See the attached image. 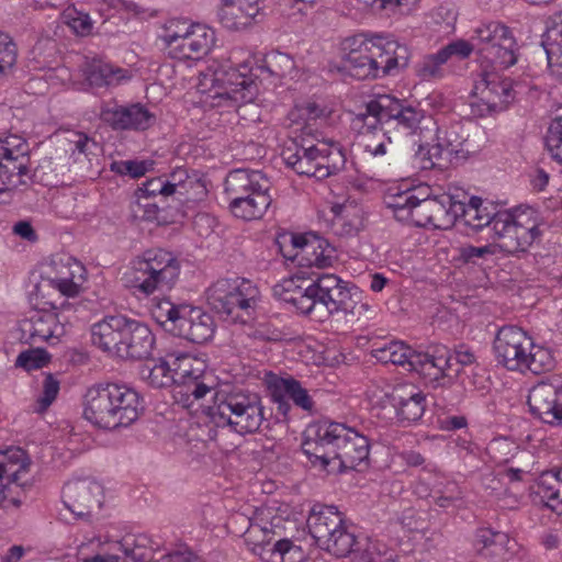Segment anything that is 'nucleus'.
<instances>
[{"mask_svg": "<svg viewBox=\"0 0 562 562\" xmlns=\"http://www.w3.org/2000/svg\"><path fill=\"white\" fill-rule=\"evenodd\" d=\"M456 194H460L452 204L456 222L460 220L473 231L490 226L493 239L499 240L506 255L520 257L541 239L540 220L532 207L494 212V207L481 198H468L462 190H456Z\"/></svg>", "mask_w": 562, "mask_h": 562, "instance_id": "obj_1", "label": "nucleus"}, {"mask_svg": "<svg viewBox=\"0 0 562 562\" xmlns=\"http://www.w3.org/2000/svg\"><path fill=\"white\" fill-rule=\"evenodd\" d=\"M143 409L140 395L125 384H95L87 390L83 397V418L103 430L131 426Z\"/></svg>", "mask_w": 562, "mask_h": 562, "instance_id": "obj_2", "label": "nucleus"}, {"mask_svg": "<svg viewBox=\"0 0 562 562\" xmlns=\"http://www.w3.org/2000/svg\"><path fill=\"white\" fill-rule=\"evenodd\" d=\"M353 103V128L360 132L364 128L369 132L374 131L382 120L393 121L396 127L407 134L424 135L436 125L432 116L427 115L420 108L405 104L391 95H366L362 91L358 92Z\"/></svg>", "mask_w": 562, "mask_h": 562, "instance_id": "obj_3", "label": "nucleus"}, {"mask_svg": "<svg viewBox=\"0 0 562 562\" xmlns=\"http://www.w3.org/2000/svg\"><path fill=\"white\" fill-rule=\"evenodd\" d=\"M257 78L247 63L235 68L229 61H213L201 74L199 87L212 99V106H236L238 114L243 115L248 104L252 106L258 93ZM254 108L257 109L256 105Z\"/></svg>", "mask_w": 562, "mask_h": 562, "instance_id": "obj_4", "label": "nucleus"}, {"mask_svg": "<svg viewBox=\"0 0 562 562\" xmlns=\"http://www.w3.org/2000/svg\"><path fill=\"white\" fill-rule=\"evenodd\" d=\"M92 344L121 359H147L154 349L150 328L124 315L105 316L91 327Z\"/></svg>", "mask_w": 562, "mask_h": 562, "instance_id": "obj_5", "label": "nucleus"}, {"mask_svg": "<svg viewBox=\"0 0 562 562\" xmlns=\"http://www.w3.org/2000/svg\"><path fill=\"white\" fill-rule=\"evenodd\" d=\"M494 352L498 363L510 371L526 370L540 374L553 368L550 349L533 344L531 337L519 327L503 326L494 339Z\"/></svg>", "mask_w": 562, "mask_h": 562, "instance_id": "obj_6", "label": "nucleus"}, {"mask_svg": "<svg viewBox=\"0 0 562 562\" xmlns=\"http://www.w3.org/2000/svg\"><path fill=\"white\" fill-rule=\"evenodd\" d=\"M207 415L216 427H227L239 435L258 431L265 419L259 395L244 390L216 392Z\"/></svg>", "mask_w": 562, "mask_h": 562, "instance_id": "obj_7", "label": "nucleus"}, {"mask_svg": "<svg viewBox=\"0 0 562 562\" xmlns=\"http://www.w3.org/2000/svg\"><path fill=\"white\" fill-rule=\"evenodd\" d=\"M407 47L396 42L383 43L381 37L364 33L353 34V78L374 79L391 75L394 70L406 67Z\"/></svg>", "mask_w": 562, "mask_h": 562, "instance_id": "obj_8", "label": "nucleus"}, {"mask_svg": "<svg viewBox=\"0 0 562 562\" xmlns=\"http://www.w3.org/2000/svg\"><path fill=\"white\" fill-rule=\"evenodd\" d=\"M271 182L259 170L235 169L225 180V191L231 198L229 209L239 218H261L272 202Z\"/></svg>", "mask_w": 562, "mask_h": 562, "instance_id": "obj_9", "label": "nucleus"}, {"mask_svg": "<svg viewBox=\"0 0 562 562\" xmlns=\"http://www.w3.org/2000/svg\"><path fill=\"white\" fill-rule=\"evenodd\" d=\"M180 274V262L172 252L154 248L145 250L132 261L130 273L134 293L149 296L171 290Z\"/></svg>", "mask_w": 562, "mask_h": 562, "instance_id": "obj_10", "label": "nucleus"}, {"mask_svg": "<svg viewBox=\"0 0 562 562\" xmlns=\"http://www.w3.org/2000/svg\"><path fill=\"white\" fill-rule=\"evenodd\" d=\"M258 299V288L246 279H220L206 290L211 308L233 323L252 319Z\"/></svg>", "mask_w": 562, "mask_h": 562, "instance_id": "obj_11", "label": "nucleus"}, {"mask_svg": "<svg viewBox=\"0 0 562 562\" xmlns=\"http://www.w3.org/2000/svg\"><path fill=\"white\" fill-rule=\"evenodd\" d=\"M341 283L342 280L334 274L297 270L292 277L276 284L273 292L280 300L292 304L300 313L310 314Z\"/></svg>", "mask_w": 562, "mask_h": 562, "instance_id": "obj_12", "label": "nucleus"}, {"mask_svg": "<svg viewBox=\"0 0 562 562\" xmlns=\"http://www.w3.org/2000/svg\"><path fill=\"white\" fill-rule=\"evenodd\" d=\"M281 157L296 173L316 179L327 178L333 170L339 169V165L346 162L338 148L326 144H300L296 139L285 142Z\"/></svg>", "mask_w": 562, "mask_h": 562, "instance_id": "obj_13", "label": "nucleus"}, {"mask_svg": "<svg viewBox=\"0 0 562 562\" xmlns=\"http://www.w3.org/2000/svg\"><path fill=\"white\" fill-rule=\"evenodd\" d=\"M349 431L350 428L339 423H312L304 431L302 449L312 463L319 462L324 470L336 460L342 465L338 449L347 447Z\"/></svg>", "mask_w": 562, "mask_h": 562, "instance_id": "obj_14", "label": "nucleus"}, {"mask_svg": "<svg viewBox=\"0 0 562 562\" xmlns=\"http://www.w3.org/2000/svg\"><path fill=\"white\" fill-rule=\"evenodd\" d=\"M307 527L322 549L338 558L351 553V533L347 531L341 514L336 507L326 506L318 512L313 508L307 518Z\"/></svg>", "mask_w": 562, "mask_h": 562, "instance_id": "obj_15", "label": "nucleus"}, {"mask_svg": "<svg viewBox=\"0 0 562 562\" xmlns=\"http://www.w3.org/2000/svg\"><path fill=\"white\" fill-rule=\"evenodd\" d=\"M30 460L21 448L0 450V506L9 503L20 507L32 483L24 480L29 473Z\"/></svg>", "mask_w": 562, "mask_h": 562, "instance_id": "obj_16", "label": "nucleus"}, {"mask_svg": "<svg viewBox=\"0 0 562 562\" xmlns=\"http://www.w3.org/2000/svg\"><path fill=\"white\" fill-rule=\"evenodd\" d=\"M472 41L482 56L499 68H508L517 61V43L510 30L498 22L477 26Z\"/></svg>", "mask_w": 562, "mask_h": 562, "instance_id": "obj_17", "label": "nucleus"}, {"mask_svg": "<svg viewBox=\"0 0 562 562\" xmlns=\"http://www.w3.org/2000/svg\"><path fill=\"white\" fill-rule=\"evenodd\" d=\"M175 378L176 393L186 402L201 400L213 391L211 374L206 373L204 360L189 353L169 355Z\"/></svg>", "mask_w": 562, "mask_h": 562, "instance_id": "obj_18", "label": "nucleus"}, {"mask_svg": "<svg viewBox=\"0 0 562 562\" xmlns=\"http://www.w3.org/2000/svg\"><path fill=\"white\" fill-rule=\"evenodd\" d=\"M513 82L496 71H484L473 87L472 110L480 116L505 110L514 100Z\"/></svg>", "mask_w": 562, "mask_h": 562, "instance_id": "obj_19", "label": "nucleus"}, {"mask_svg": "<svg viewBox=\"0 0 562 562\" xmlns=\"http://www.w3.org/2000/svg\"><path fill=\"white\" fill-rule=\"evenodd\" d=\"M409 371L417 372L432 387H439L451 385L460 368H454L451 351L440 348L432 355L416 351Z\"/></svg>", "mask_w": 562, "mask_h": 562, "instance_id": "obj_20", "label": "nucleus"}, {"mask_svg": "<svg viewBox=\"0 0 562 562\" xmlns=\"http://www.w3.org/2000/svg\"><path fill=\"white\" fill-rule=\"evenodd\" d=\"M29 145L18 135L0 137V194L8 192L15 183L13 177L29 171Z\"/></svg>", "mask_w": 562, "mask_h": 562, "instance_id": "obj_21", "label": "nucleus"}, {"mask_svg": "<svg viewBox=\"0 0 562 562\" xmlns=\"http://www.w3.org/2000/svg\"><path fill=\"white\" fill-rule=\"evenodd\" d=\"M460 194L446 192L437 196L418 200L412 210V222L416 226H432L438 229H447L454 225L456 215L452 213V204Z\"/></svg>", "mask_w": 562, "mask_h": 562, "instance_id": "obj_22", "label": "nucleus"}, {"mask_svg": "<svg viewBox=\"0 0 562 562\" xmlns=\"http://www.w3.org/2000/svg\"><path fill=\"white\" fill-rule=\"evenodd\" d=\"M21 340L30 345L48 342L56 345L66 334L58 313L36 311L20 322Z\"/></svg>", "mask_w": 562, "mask_h": 562, "instance_id": "obj_23", "label": "nucleus"}, {"mask_svg": "<svg viewBox=\"0 0 562 562\" xmlns=\"http://www.w3.org/2000/svg\"><path fill=\"white\" fill-rule=\"evenodd\" d=\"M103 488L91 480L68 482L63 490L65 506L77 517H86L102 505Z\"/></svg>", "mask_w": 562, "mask_h": 562, "instance_id": "obj_24", "label": "nucleus"}, {"mask_svg": "<svg viewBox=\"0 0 562 562\" xmlns=\"http://www.w3.org/2000/svg\"><path fill=\"white\" fill-rule=\"evenodd\" d=\"M528 405L532 415L543 423L562 425L560 384L539 382L529 391Z\"/></svg>", "mask_w": 562, "mask_h": 562, "instance_id": "obj_25", "label": "nucleus"}, {"mask_svg": "<svg viewBox=\"0 0 562 562\" xmlns=\"http://www.w3.org/2000/svg\"><path fill=\"white\" fill-rule=\"evenodd\" d=\"M528 405L532 415L543 423L562 425L560 384L539 382L529 391Z\"/></svg>", "mask_w": 562, "mask_h": 562, "instance_id": "obj_26", "label": "nucleus"}, {"mask_svg": "<svg viewBox=\"0 0 562 562\" xmlns=\"http://www.w3.org/2000/svg\"><path fill=\"white\" fill-rule=\"evenodd\" d=\"M426 409V397L413 384H398L391 390V407L383 417L391 418L394 413L398 423L409 425L422 418Z\"/></svg>", "mask_w": 562, "mask_h": 562, "instance_id": "obj_27", "label": "nucleus"}, {"mask_svg": "<svg viewBox=\"0 0 562 562\" xmlns=\"http://www.w3.org/2000/svg\"><path fill=\"white\" fill-rule=\"evenodd\" d=\"M271 400L277 404V411L284 418H288L291 411V400L294 405L311 413L314 408V401L301 382L292 376L274 378L268 385Z\"/></svg>", "mask_w": 562, "mask_h": 562, "instance_id": "obj_28", "label": "nucleus"}, {"mask_svg": "<svg viewBox=\"0 0 562 562\" xmlns=\"http://www.w3.org/2000/svg\"><path fill=\"white\" fill-rule=\"evenodd\" d=\"M215 333L213 316L200 307L183 305L182 314L173 335L194 344L209 341Z\"/></svg>", "mask_w": 562, "mask_h": 562, "instance_id": "obj_29", "label": "nucleus"}, {"mask_svg": "<svg viewBox=\"0 0 562 562\" xmlns=\"http://www.w3.org/2000/svg\"><path fill=\"white\" fill-rule=\"evenodd\" d=\"M294 247H299V270L329 267L334 259V248L315 233L291 238Z\"/></svg>", "mask_w": 562, "mask_h": 562, "instance_id": "obj_30", "label": "nucleus"}, {"mask_svg": "<svg viewBox=\"0 0 562 562\" xmlns=\"http://www.w3.org/2000/svg\"><path fill=\"white\" fill-rule=\"evenodd\" d=\"M214 44V31L206 25L198 23L192 24V30L167 52L175 59L198 60L207 55Z\"/></svg>", "mask_w": 562, "mask_h": 562, "instance_id": "obj_31", "label": "nucleus"}, {"mask_svg": "<svg viewBox=\"0 0 562 562\" xmlns=\"http://www.w3.org/2000/svg\"><path fill=\"white\" fill-rule=\"evenodd\" d=\"M259 12V0H222L218 18L225 29L240 31L250 26Z\"/></svg>", "mask_w": 562, "mask_h": 562, "instance_id": "obj_32", "label": "nucleus"}, {"mask_svg": "<svg viewBox=\"0 0 562 562\" xmlns=\"http://www.w3.org/2000/svg\"><path fill=\"white\" fill-rule=\"evenodd\" d=\"M82 72L86 81L92 88L116 87L131 78L126 69L97 57L86 59Z\"/></svg>", "mask_w": 562, "mask_h": 562, "instance_id": "obj_33", "label": "nucleus"}, {"mask_svg": "<svg viewBox=\"0 0 562 562\" xmlns=\"http://www.w3.org/2000/svg\"><path fill=\"white\" fill-rule=\"evenodd\" d=\"M476 544L482 554L495 561L506 560L516 542L506 532L482 528L476 533Z\"/></svg>", "mask_w": 562, "mask_h": 562, "instance_id": "obj_34", "label": "nucleus"}, {"mask_svg": "<svg viewBox=\"0 0 562 562\" xmlns=\"http://www.w3.org/2000/svg\"><path fill=\"white\" fill-rule=\"evenodd\" d=\"M543 45L551 75L562 80V12L550 20Z\"/></svg>", "mask_w": 562, "mask_h": 562, "instance_id": "obj_35", "label": "nucleus"}, {"mask_svg": "<svg viewBox=\"0 0 562 562\" xmlns=\"http://www.w3.org/2000/svg\"><path fill=\"white\" fill-rule=\"evenodd\" d=\"M537 494L549 508L562 515V469L542 473L537 484Z\"/></svg>", "mask_w": 562, "mask_h": 562, "instance_id": "obj_36", "label": "nucleus"}, {"mask_svg": "<svg viewBox=\"0 0 562 562\" xmlns=\"http://www.w3.org/2000/svg\"><path fill=\"white\" fill-rule=\"evenodd\" d=\"M371 353L382 363L402 366L409 371L411 362H413V356L416 355V351L403 341L392 340L373 348Z\"/></svg>", "mask_w": 562, "mask_h": 562, "instance_id": "obj_37", "label": "nucleus"}, {"mask_svg": "<svg viewBox=\"0 0 562 562\" xmlns=\"http://www.w3.org/2000/svg\"><path fill=\"white\" fill-rule=\"evenodd\" d=\"M382 547L378 541H372L368 537L353 536V560L357 562H396L393 552H382Z\"/></svg>", "mask_w": 562, "mask_h": 562, "instance_id": "obj_38", "label": "nucleus"}, {"mask_svg": "<svg viewBox=\"0 0 562 562\" xmlns=\"http://www.w3.org/2000/svg\"><path fill=\"white\" fill-rule=\"evenodd\" d=\"M139 374L154 387H167L175 384L170 356L167 359H159L154 364L145 363L142 366Z\"/></svg>", "mask_w": 562, "mask_h": 562, "instance_id": "obj_39", "label": "nucleus"}, {"mask_svg": "<svg viewBox=\"0 0 562 562\" xmlns=\"http://www.w3.org/2000/svg\"><path fill=\"white\" fill-rule=\"evenodd\" d=\"M295 70V63L293 58L285 53L272 50L262 59L261 65L256 68V71L267 72L269 76L282 79L290 76Z\"/></svg>", "mask_w": 562, "mask_h": 562, "instance_id": "obj_40", "label": "nucleus"}, {"mask_svg": "<svg viewBox=\"0 0 562 562\" xmlns=\"http://www.w3.org/2000/svg\"><path fill=\"white\" fill-rule=\"evenodd\" d=\"M184 304L176 305L170 300L162 299L157 300L151 307L153 318L165 327L166 330L175 333L180 316L182 314V307Z\"/></svg>", "mask_w": 562, "mask_h": 562, "instance_id": "obj_41", "label": "nucleus"}, {"mask_svg": "<svg viewBox=\"0 0 562 562\" xmlns=\"http://www.w3.org/2000/svg\"><path fill=\"white\" fill-rule=\"evenodd\" d=\"M155 121V115L140 103L124 106L123 131H145L153 126Z\"/></svg>", "mask_w": 562, "mask_h": 562, "instance_id": "obj_42", "label": "nucleus"}, {"mask_svg": "<svg viewBox=\"0 0 562 562\" xmlns=\"http://www.w3.org/2000/svg\"><path fill=\"white\" fill-rule=\"evenodd\" d=\"M428 132L436 133L435 142H437L439 147H442L449 154L459 153L463 142L465 140V137L462 134V127L458 123L451 124L445 128L438 127L436 124L435 127H430Z\"/></svg>", "mask_w": 562, "mask_h": 562, "instance_id": "obj_43", "label": "nucleus"}, {"mask_svg": "<svg viewBox=\"0 0 562 562\" xmlns=\"http://www.w3.org/2000/svg\"><path fill=\"white\" fill-rule=\"evenodd\" d=\"M164 177L170 196L176 194L182 196L188 192V188H192L193 186L201 188L202 193H205L206 191L200 180L191 179L189 177L188 171L184 168H177L169 176Z\"/></svg>", "mask_w": 562, "mask_h": 562, "instance_id": "obj_44", "label": "nucleus"}, {"mask_svg": "<svg viewBox=\"0 0 562 562\" xmlns=\"http://www.w3.org/2000/svg\"><path fill=\"white\" fill-rule=\"evenodd\" d=\"M328 228L337 236L345 237L351 233V223L346 203H334L327 214Z\"/></svg>", "mask_w": 562, "mask_h": 562, "instance_id": "obj_45", "label": "nucleus"}, {"mask_svg": "<svg viewBox=\"0 0 562 562\" xmlns=\"http://www.w3.org/2000/svg\"><path fill=\"white\" fill-rule=\"evenodd\" d=\"M132 213L135 218L145 222H153L158 225L167 224L168 221L161 210L156 203H151L147 198L137 196L136 201L131 206Z\"/></svg>", "mask_w": 562, "mask_h": 562, "instance_id": "obj_46", "label": "nucleus"}, {"mask_svg": "<svg viewBox=\"0 0 562 562\" xmlns=\"http://www.w3.org/2000/svg\"><path fill=\"white\" fill-rule=\"evenodd\" d=\"M18 59L16 46L7 34L0 33V80L14 72Z\"/></svg>", "mask_w": 562, "mask_h": 562, "instance_id": "obj_47", "label": "nucleus"}, {"mask_svg": "<svg viewBox=\"0 0 562 562\" xmlns=\"http://www.w3.org/2000/svg\"><path fill=\"white\" fill-rule=\"evenodd\" d=\"M347 299H349V291L340 284L328 296L324 297V303H318V305L325 306L333 315V321L338 323L341 317H347Z\"/></svg>", "mask_w": 562, "mask_h": 562, "instance_id": "obj_48", "label": "nucleus"}, {"mask_svg": "<svg viewBox=\"0 0 562 562\" xmlns=\"http://www.w3.org/2000/svg\"><path fill=\"white\" fill-rule=\"evenodd\" d=\"M351 40L349 37L345 38L339 47L336 50L335 56L330 59L328 64V69L330 72H336L340 76L341 79H346L350 76L351 69Z\"/></svg>", "mask_w": 562, "mask_h": 562, "instance_id": "obj_49", "label": "nucleus"}, {"mask_svg": "<svg viewBox=\"0 0 562 562\" xmlns=\"http://www.w3.org/2000/svg\"><path fill=\"white\" fill-rule=\"evenodd\" d=\"M448 60L446 53L438 50L435 54L425 56L416 66V74L423 80H429L441 76V66Z\"/></svg>", "mask_w": 562, "mask_h": 562, "instance_id": "obj_50", "label": "nucleus"}, {"mask_svg": "<svg viewBox=\"0 0 562 562\" xmlns=\"http://www.w3.org/2000/svg\"><path fill=\"white\" fill-rule=\"evenodd\" d=\"M124 106L116 100L104 101L101 103L99 117L113 131H123Z\"/></svg>", "mask_w": 562, "mask_h": 562, "instance_id": "obj_51", "label": "nucleus"}, {"mask_svg": "<svg viewBox=\"0 0 562 562\" xmlns=\"http://www.w3.org/2000/svg\"><path fill=\"white\" fill-rule=\"evenodd\" d=\"M75 273L66 265H60V270L56 277L49 278V283L57 289L63 295L76 296L79 293L80 285L74 280Z\"/></svg>", "mask_w": 562, "mask_h": 562, "instance_id": "obj_52", "label": "nucleus"}, {"mask_svg": "<svg viewBox=\"0 0 562 562\" xmlns=\"http://www.w3.org/2000/svg\"><path fill=\"white\" fill-rule=\"evenodd\" d=\"M370 440L353 430V471L364 472L370 468Z\"/></svg>", "mask_w": 562, "mask_h": 562, "instance_id": "obj_53", "label": "nucleus"}, {"mask_svg": "<svg viewBox=\"0 0 562 562\" xmlns=\"http://www.w3.org/2000/svg\"><path fill=\"white\" fill-rule=\"evenodd\" d=\"M192 30V24L184 21L171 20L164 26L162 33L159 38L164 42L166 49H170L172 45L177 44Z\"/></svg>", "mask_w": 562, "mask_h": 562, "instance_id": "obj_54", "label": "nucleus"}, {"mask_svg": "<svg viewBox=\"0 0 562 562\" xmlns=\"http://www.w3.org/2000/svg\"><path fill=\"white\" fill-rule=\"evenodd\" d=\"M378 130L379 127L369 132L364 128L363 132H360L358 128H353L360 137L358 145L362 146L366 151L370 153L374 157L383 156L386 153L385 144L383 142L384 134L378 133Z\"/></svg>", "mask_w": 562, "mask_h": 562, "instance_id": "obj_55", "label": "nucleus"}, {"mask_svg": "<svg viewBox=\"0 0 562 562\" xmlns=\"http://www.w3.org/2000/svg\"><path fill=\"white\" fill-rule=\"evenodd\" d=\"M546 146L551 157L562 165V117L555 119L549 126Z\"/></svg>", "mask_w": 562, "mask_h": 562, "instance_id": "obj_56", "label": "nucleus"}, {"mask_svg": "<svg viewBox=\"0 0 562 562\" xmlns=\"http://www.w3.org/2000/svg\"><path fill=\"white\" fill-rule=\"evenodd\" d=\"M60 389L59 381L52 374L45 373L42 383V394L37 398V411H46L56 400Z\"/></svg>", "mask_w": 562, "mask_h": 562, "instance_id": "obj_57", "label": "nucleus"}, {"mask_svg": "<svg viewBox=\"0 0 562 562\" xmlns=\"http://www.w3.org/2000/svg\"><path fill=\"white\" fill-rule=\"evenodd\" d=\"M50 357L45 349L35 348L26 351H22L15 361L18 367L25 370L38 369L45 366L49 361Z\"/></svg>", "mask_w": 562, "mask_h": 562, "instance_id": "obj_58", "label": "nucleus"}, {"mask_svg": "<svg viewBox=\"0 0 562 562\" xmlns=\"http://www.w3.org/2000/svg\"><path fill=\"white\" fill-rule=\"evenodd\" d=\"M391 390L392 387L390 389L389 386L378 384L369 385L364 392V396L371 408H381L382 411L390 412Z\"/></svg>", "mask_w": 562, "mask_h": 562, "instance_id": "obj_59", "label": "nucleus"}, {"mask_svg": "<svg viewBox=\"0 0 562 562\" xmlns=\"http://www.w3.org/2000/svg\"><path fill=\"white\" fill-rule=\"evenodd\" d=\"M505 252L504 249L499 246V240H494L493 244L484 245V246H472L467 245L460 248V256L467 262H474L477 258H484L486 256H494L497 252Z\"/></svg>", "mask_w": 562, "mask_h": 562, "instance_id": "obj_60", "label": "nucleus"}, {"mask_svg": "<svg viewBox=\"0 0 562 562\" xmlns=\"http://www.w3.org/2000/svg\"><path fill=\"white\" fill-rule=\"evenodd\" d=\"M65 23L77 34L88 35L92 30V22L87 13L67 10L64 14Z\"/></svg>", "mask_w": 562, "mask_h": 562, "instance_id": "obj_61", "label": "nucleus"}, {"mask_svg": "<svg viewBox=\"0 0 562 562\" xmlns=\"http://www.w3.org/2000/svg\"><path fill=\"white\" fill-rule=\"evenodd\" d=\"M167 188L165 177H155L145 181L136 191V195L147 199L155 198L157 195L168 198L170 195Z\"/></svg>", "mask_w": 562, "mask_h": 562, "instance_id": "obj_62", "label": "nucleus"}, {"mask_svg": "<svg viewBox=\"0 0 562 562\" xmlns=\"http://www.w3.org/2000/svg\"><path fill=\"white\" fill-rule=\"evenodd\" d=\"M445 151L446 150L442 147H439V144L436 142L429 147L420 146L416 154V159L420 161V167L423 169H431L442 157Z\"/></svg>", "mask_w": 562, "mask_h": 562, "instance_id": "obj_63", "label": "nucleus"}, {"mask_svg": "<svg viewBox=\"0 0 562 562\" xmlns=\"http://www.w3.org/2000/svg\"><path fill=\"white\" fill-rule=\"evenodd\" d=\"M255 551L263 562H282L280 560V540L274 543H271L270 540H262V542L256 544Z\"/></svg>", "mask_w": 562, "mask_h": 562, "instance_id": "obj_64", "label": "nucleus"}]
</instances>
